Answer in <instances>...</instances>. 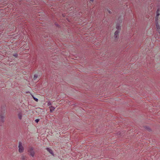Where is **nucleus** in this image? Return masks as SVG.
I'll return each instance as SVG.
<instances>
[{"instance_id":"1","label":"nucleus","mask_w":160,"mask_h":160,"mask_svg":"<svg viewBox=\"0 0 160 160\" xmlns=\"http://www.w3.org/2000/svg\"><path fill=\"white\" fill-rule=\"evenodd\" d=\"M122 22V20L119 17L118 19V22H117L116 26V28L118 30H121V24Z\"/></svg>"},{"instance_id":"2","label":"nucleus","mask_w":160,"mask_h":160,"mask_svg":"<svg viewBox=\"0 0 160 160\" xmlns=\"http://www.w3.org/2000/svg\"><path fill=\"white\" fill-rule=\"evenodd\" d=\"M28 151L29 153L30 156L33 157H34L35 153L34 151V148L32 147H31L29 148Z\"/></svg>"},{"instance_id":"3","label":"nucleus","mask_w":160,"mask_h":160,"mask_svg":"<svg viewBox=\"0 0 160 160\" xmlns=\"http://www.w3.org/2000/svg\"><path fill=\"white\" fill-rule=\"evenodd\" d=\"M18 147L19 148V152L20 153L24 151V148L22 145V143L21 142H19V145Z\"/></svg>"},{"instance_id":"4","label":"nucleus","mask_w":160,"mask_h":160,"mask_svg":"<svg viewBox=\"0 0 160 160\" xmlns=\"http://www.w3.org/2000/svg\"><path fill=\"white\" fill-rule=\"evenodd\" d=\"M160 8H158L156 12V15L155 17V21L157 22L158 20V17L160 15Z\"/></svg>"},{"instance_id":"5","label":"nucleus","mask_w":160,"mask_h":160,"mask_svg":"<svg viewBox=\"0 0 160 160\" xmlns=\"http://www.w3.org/2000/svg\"><path fill=\"white\" fill-rule=\"evenodd\" d=\"M4 113H1L0 115V121L2 123H3L4 122V118L5 116Z\"/></svg>"},{"instance_id":"6","label":"nucleus","mask_w":160,"mask_h":160,"mask_svg":"<svg viewBox=\"0 0 160 160\" xmlns=\"http://www.w3.org/2000/svg\"><path fill=\"white\" fill-rule=\"evenodd\" d=\"M120 30H117L114 33V36L115 39H118V35L119 33L120 32Z\"/></svg>"},{"instance_id":"7","label":"nucleus","mask_w":160,"mask_h":160,"mask_svg":"<svg viewBox=\"0 0 160 160\" xmlns=\"http://www.w3.org/2000/svg\"><path fill=\"white\" fill-rule=\"evenodd\" d=\"M6 106L5 105H3L1 107V113H5V109Z\"/></svg>"},{"instance_id":"8","label":"nucleus","mask_w":160,"mask_h":160,"mask_svg":"<svg viewBox=\"0 0 160 160\" xmlns=\"http://www.w3.org/2000/svg\"><path fill=\"white\" fill-rule=\"evenodd\" d=\"M47 151L49 152L53 156H54V153L53 152V151L50 148H46Z\"/></svg>"},{"instance_id":"9","label":"nucleus","mask_w":160,"mask_h":160,"mask_svg":"<svg viewBox=\"0 0 160 160\" xmlns=\"http://www.w3.org/2000/svg\"><path fill=\"white\" fill-rule=\"evenodd\" d=\"M50 112H53V111H54V109H55V108L52 106H51L50 107Z\"/></svg>"},{"instance_id":"10","label":"nucleus","mask_w":160,"mask_h":160,"mask_svg":"<svg viewBox=\"0 0 160 160\" xmlns=\"http://www.w3.org/2000/svg\"><path fill=\"white\" fill-rule=\"evenodd\" d=\"M18 116L19 119L21 120L22 119V114L21 112H19L18 114Z\"/></svg>"},{"instance_id":"11","label":"nucleus","mask_w":160,"mask_h":160,"mask_svg":"<svg viewBox=\"0 0 160 160\" xmlns=\"http://www.w3.org/2000/svg\"><path fill=\"white\" fill-rule=\"evenodd\" d=\"M155 22L156 23V28H157V29L158 30L160 28L159 25L158 24V22Z\"/></svg>"},{"instance_id":"12","label":"nucleus","mask_w":160,"mask_h":160,"mask_svg":"<svg viewBox=\"0 0 160 160\" xmlns=\"http://www.w3.org/2000/svg\"><path fill=\"white\" fill-rule=\"evenodd\" d=\"M145 128L147 130H148V131H151V128H150L149 127H147V126H145Z\"/></svg>"},{"instance_id":"13","label":"nucleus","mask_w":160,"mask_h":160,"mask_svg":"<svg viewBox=\"0 0 160 160\" xmlns=\"http://www.w3.org/2000/svg\"><path fill=\"white\" fill-rule=\"evenodd\" d=\"M32 97H33V99H34V100L35 101H36V102H38V99L37 98H35V97H34V96H33V95H32Z\"/></svg>"},{"instance_id":"14","label":"nucleus","mask_w":160,"mask_h":160,"mask_svg":"<svg viewBox=\"0 0 160 160\" xmlns=\"http://www.w3.org/2000/svg\"><path fill=\"white\" fill-rule=\"evenodd\" d=\"M13 56L15 57V58H17L18 57V54L17 53H14L13 55Z\"/></svg>"},{"instance_id":"15","label":"nucleus","mask_w":160,"mask_h":160,"mask_svg":"<svg viewBox=\"0 0 160 160\" xmlns=\"http://www.w3.org/2000/svg\"><path fill=\"white\" fill-rule=\"evenodd\" d=\"M38 77V76L37 75H34V79H36Z\"/></svg>"},{"instance_id":"16","label":"nucleus","mask_w":160,"mask_h":160,"mask_svg":"<svg viewBox=\"0 0 160 160\" xmlns=\"http://www.w3.org/2000/svg\"><path fill=\"white\" fill-rule=\"evenodd\" d=\"M40 120V119H36V120H35V122L38 123L39 121Z\"/></svg>"},{"instance_id":"17","label":"nucleus","mask_w":160,"mask_h":160,"mask_svg":"<svg viewBox=\"0 0 160 160\" xmlns=\"http://www.w3.org/2000/svg\"><path fill=\"white\" fill-rule=\"evenodd\" d=\"M52 104L49 101L48 103V106H49Z\"/></svg>"},{"instance_id":"18","label":"nucleus","mask_w":160,"mask_h":160,"mask_svg":"<svg viewBox=\"0 0 160 160\" xmlns=\"http://www.w3.org/2000/svg\"><path fill=\"white\" fill-rule=\"evenodd\" d=\"M26 158V157L25 156H22V159L23 160H25Z\"/></svg>"},{"instance_id":"19","label":"nucleus","mask_w":160,"mask_h":160,"mask_svg":"<svg viewBox=\"0 0 160 160\" xmlns=\"http://www.w3.org/2000/svg\"><path fill=\"white\" fill-rule=\"evenodd\" d=\"M107 11H108V13H110V14H112V12L110 11L109 9H107Z\"/></svg>"},{"instance_id":"20","label":"nucleus","mask_w":160,"mask_h":160,"mask_svg":"<svg viewBox=\"0 0 160 160\" xmlns=\"http://www.w3.org/2000/svg\"><path fill=\"white\" fill-rule=\"evenodd\" d=\"M55 25H56L57 26V27H59V25L58 24L56 23V24H55Z\"/></svg>"},{"instance_id":"21","label":"nucleus","mask_w":160,"mask_h":160,"mask_svg":"<svg viewBox=\"0 0 160 160\" xmlns=\"http://www.w3.org/2000/svg\"><path fill=\"white\" fill-rule=\"evenodd\" d=\"M93 1H92H92H91L92 2V3L93 2Z\"/></svg>"},{"instance_id":"22","label":"nucleus","mask_w":160,"mask_h":160,"mask_svg":"<svg viewBox=\"0 0 160 160\" xmlns=\"http://www.w3.org/2000/svg\"><path fill=\"white\" fill-rule=\"evenodd\" d=\"M2 126V124L1 123V124H0V126Z\"/></svg>"},{"instance_id":"23","label":"nucleus","mask_w":160,"mask_h":160,"mask_svg":"<svg viewBox=\"0 0 160 160\" xmlns=\"http://www.w3.org/2000/svg\"><path fill=\"white\" fill-rule=\"evenodd\" d=\"M2 1H0V2H1Z\"/></svg>"}]
</instances>
